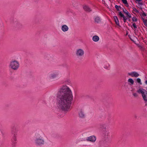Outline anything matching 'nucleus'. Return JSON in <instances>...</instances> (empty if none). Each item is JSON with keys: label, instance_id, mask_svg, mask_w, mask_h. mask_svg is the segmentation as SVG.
I'll use <instances>...</instances> for the list:
<instances>
[{"label": "nucleus", "instance_id": "nucleus-1", "mask_svg": "<svg viewBox=\"0 0 147 147\" xmlns=\"http://www.w3.org/2000/svg\"><path fill=\"white\" fill-rule=\"evenodd\" d=\"M73 95L70 89L67 86H62L59 90L57 96V105L58 108L65 112L70 109Z\"/></svg>", "mask_w": 147, "mask_h": 147}, {"label": "nucleus", "instance_id": "nucleus-2", "mask_svg": "<svg viewBox=\"0 0 147 147\" xmlns=\"http://www.w3.org/2000/svg\"><path fill=\"white\" fill-rule=\"evenodd\" d=\"M34 143L36 146H41L44 145L45 141L42 137L39 134H36L35 135Z\"/></svg>", "mask_w": 147, "mask_h": 147}, {"label": "nucleus", "instance_id": "nucleus-3", "mask_svg": "<svg viewBox=\"0 0 147 147\" xmlns=\"http://www.w3.org/2000/svg\"><path fill=\"white\" fill-rule=\"evenodd\" d=\"M19 62L15 60L11 61L9 64V67L14 70H17L19 68Z\"/></svg>", "mask_w": 147, "mask_h": 147}, {"label": "nucleus", "instance_id": "nucleus-4", "mask_svg": "<svg viewBox=\"0 0 147 147\" xmlns=\"http://www.w3.org/2000/svg\"><path fill=\"white\" fill-rule=\"evenodd\" d=\"M137 92L142 94L143 99L145 101H147V92L143 89L140 88L137 90Z\"/></svg>", "mask_w": 147, "mask_h": 147}, {"label": "nucleus", "instance_id": "nucleus-5", "mask_svg": "<svg viewBox=\"0 0 147 147\" xmlns=\"http://www.w3.org/2000/svg\"><path fill=\"white\" fill-rule=\"evenodd\" d=\"M84 53V50L81 49H78L76 50V55L78 57H83Z\"/></svg>", "mask_w": 147, "mask_h": 147}, {"label": "nucleus", "instance_id": "nucleus-6", "mask_svg": "<svg viewBox=\"0 0 147 147\" xmlns=\"http://www.w3.org/2000/svg\"><path fill=\"white\" fill-rule=\"evenodd\" d=\"M11 133L12 134L11 139L12 144L14 146L17 142V135L13 131H12Z\"/></svg>", "mask_w": 147, "mask_h": 147}, {"label": "nucleus", "instance_id": "nucleus-7", "mask_svg": "<svg viewBox=\"0 0 147 147\" xmlns=\"http://www.w3.org/2000/svg\"><path fill=\"white\" fill-rule=\"evenodd\" d=\"M59 75V73L58 72L50 73L48 74V78L49 80H51L52 79L58 78Z\"/></svg>", "mask_w": 147, "mask_h": 147}, {"label": "nucleus", "instance_id": "nucleus-8", "mask_svg": "<svg viewBox=\"0 0 147 147\" xmlns=\"http://www.w3.org/2000/svg\"><path fill=\"white\" fill-rule=\"evenodd\" d=\"M79 117L81 118H84L85 117V114L84 110L82 109L78 110V111Z\"/></svg>", "mask_w": 147, "mask_h": 147}, {"label": "nucleus", "instance_id": "nucleus-9", "mask_svg": "<svg viewBox=\"0 0 147 147\" xmlns=\"http://www.w3.org/2000/svg\"><path fill=\"white\" fill-rule=\"evenodd\" d=\"M96 140V137L94 136H90L86 138V140L88 141L92 142H94Z\"/></svg>", "mask_w": 147, "mask_h": 147}, {"label": "nucleus", "instance_id": "nucleus-10", "mask_svg": "<svg viewBox=\"0 0 147 147\" xmlns=\"http://www.w3.org/2000/svg\"><path fill=\"white\" fill-rule=\"evenodd\" d=\"M128 75L131 76L132 77H137L139 76V74L137 72L134 71L128 74Z\"/></svg>", "mask_w": 147, "mask_h": 147}, {"label": "nucleus", "instance_id": "nucleus-11", "mask_svg": "<svg viewBox=\"0 0 147 147\" xmlns=\"http://www.w3.org/2000/svg\"><path fill=\"white\" fill-rule=\"evenodd\" d=\"M61 29L64 32H66L69 30L68 27L66 25H63L61 26Z\"/></svg>", "mask_w": 147, "mask_h": 147}, {"label": "nucleus", "instance_id": "nucleus-12", "mask_svg": "<svg viewBox=\"0 0 147 147\" xmlns=\"http://www.w3.org/2000/svg\"><path fill=\"white\" fill-rule=\"evenodd\" d=\"M83 8L85 11H87L89 12L91 11V9L89 7L86 5H84L83 6Z\"/></svg>", "mask_w": 147, "mask_h": 147}, {"label": "nucleus", "instance_id": "nucleus-13", "mask_svg": "<svg viewBox=\"0 0 147 147\" xmlns=\"http://www.w3.org/2000/svg\"><path fill=\"white\" fill-rule=\"evenodd\" d=\"M99 40V37L98 36L95 35L93 36L92 37V40L94 42H97Z\"/></svg>", "mask_w": 147, "mask_h": 147}, {"label": "nucleus", "instance_id": "nucleus-14", "mask_svg": "<svg viewBox=\"0 0 147 147\" xmlns=\"http://www.w3.org/2000/svg\"><path fill=\"white\" fill-rule=\"evenodd\" d=\"M113 18L116 24L117 25L120 26L119 21L117 17L116 16H114Z\"/></svg>", "mask_w": 147, "mask_h": 147}, {"label": "nucleus", "instance_id": "nucleus-15", "mask_svg": "<svg viewBox=\"0 0 147 147\" xmlns=\"http://www.w3.org/2000/svg\"><path fill=\"white\" fill-rule=\"evenodd\" d=\"M95 21L96 22L98 23L100 22L101 20L98 17H96L95 18Z\"/></svg>", "mask_w": 147, "mask_h": 147}, {"label": "nucleus", "instance_id": "nucleus-16", "mask_svg": "<svg viewBox=\"0 0 147 147\" xmlns=\"http://www.w3.org/2000/svg\"><path fill=\"white\" fill-rule=\"evenodd\" d=\"M128 83H130L131 85H132L134 83V81L132 78H129L128 80Z\"/></svg>", "mask_w": 147, "mask_h": 147}, {"label": "nucleus", "instance_id": "nucleus-17", "mask_svg": "<svg viewBox=\"0 0 147 147\" xmlns=\"http://www.w3.org/2000/svg\"><path fill=\"white\" fill-rule=\"evenodd\" d=\"M123 3L125 4V6L127 7H128L129 6L128 4L127 0H121Z\"/></svg>", "mask_w": 147, "mask_h": 147}, {"label": "nucleus", "instance_id": "nucleus-18", "mask_svg": "<svg viewBox=\"0 0 147 147\" xmlns=\"http://www.w3.org/2000/svg\"><path fill=\"white\" fill-rule=\"evenodd\" d=\"M104 67L105 69H108L109 67V64L106 63Z\"/></svg>", "mask_w": 147, "mask_h": 147}, {"label": "nucleus", "instance_id": "nucleus-19", "mask_svg": "<svg viewBox=\"0 0 147 147\" xmlns=\"http://www.w3.org/2000/svg\"><path fill=\"white\" fill-rule=\"evenodd\" d=\"M132 9H133V10L135 11L137 13H139V11L136 8H135V7H133L132 8Z\"/></svg>", "mask_w": 147, "mask_h": 147}, {"label": "nucleus", "instance_id": "nucleus-20", "mask_svg": "<svg viewBox=\"0 0 147 147\" xmlns=\"http://www.w3.org/2000/svg\"><path fill=\"white\" fill-rule=\"evenodd\" d=\"M137 20V18L135 17H133L132 18V20L133 22H136Z\"/></svg>", "mask_w": 147, "mask_h": 147}, {"label": "nucleus", "instance_id": "nucleus-21", "mask_svg": "<svg viewBox=\"0 0 147 147\" xmlns=\"http://www.w3.org/2000/svg\"><path fill=\"white\" fill-rule=\"evenodd\" d=\"M132 26L134 27L135 29H136L137 28V26L135 23H134L133 24Z\"/></svg>", "mask_w": 147, "mask_h": 147}, {"label": "nucleus", "instance_id": "nucleus-22", "mask_svg": "<svg viewBox=\"0 0 147 147\" xmlns=\"http://www.w3.org/2000/svg\"><path fill=\"white\" fill-rule=\"evenodd\" d=\"M115 7L117 10L118 11L119 10V8H120V6L117 5H115Z\"/></svg>", "mask_w": 147, "mask_h": 147}, {"label": "nucleus", "instance_id": "nucleus-23", "mask_svg": "<svg viewBox=\"0 0 147 147\" xmlns=\"http://www.w3.org/2000/svg\"><path fill=\"white\" fill-rule=\"evenodd\" d=\"M119 15L120 16V17L122 18L124 16V15L121 11H120L119 12Z\"/></svg>", "mask_w": 147, "mask_h": 147}, {"label": "nucleus", "instance_id": "nucleus-24", "mask_svg": "<svg viewBox=\"0 0 147 147\" xmlns=\"http://www.w3.org/2000/svg\"><path fill=\"white\" fill-rule=\"evenodd\" d=\"M137 81L138 83H140V84H142V83L141 82V80L140 78H137Z\"/></svg>", "mask_w": 147, "mask_h": 147}, {"label": "nucleus", "instance_id": "nucleus-25", "mask_svg": "<svg viewBox=\"0 0 147 147\" xmlns=\"http://www.w3.org/2000/svg\"><path fill=\"white\" fill-rule=\"evenodd\" d=\"M126 15H127V16L129 18H131V15L130 13H129V12H128L127 14H126Z\"/></svg>", "mask_w": 147, "mask_h": 147}, {"label": "nucleus", "instance_id": "nucleus-26", "mask_svg": "<svg viewBox=\"0 0 147 147\" xmlns=\"http://www.w3.org/2000/svg\"><path fill=\"white\" fill-rule=\"evenodd\" d=\"M133 95L135 97H137L138 96V95L136 93H133Z\"/></svg>", "mask_w": 147, "mask_h": 147}, {"label": "nucleus", "instance_id": "nucleus-27", "mask_svg": "<svg viewBox=\"0 0 147 147\" xmlns=\"http://www.w3.org/2000/svg\"><path fill=\"white\" fill-rule=\"evenodd\" d=\"M123 12L126 14H127V13L128 12L127 11V10L126 9H124L123 10Z\"/></svg>", "mask_w": 147, "mask_h": 147}, {"label": "nucleus", "instance_id": "nucleus-28", "mask_svg": "<svg viewBox=\"0 0 147 147\" xmlns=\"http://www.w3.org/2000/svg\"><path fill=\"white\" fill-rule=\"evenodd\" d=\"M143 22L144 24L145 25H146V23L147 22V20H143Z\"/></svg>", "mask_w": 147, "mask_h": 147}, {"label": "nucleus", "instance_id": "nucleus-29", "mask_svg": "<svg viewBox=\"0 0 147 147\" xmlns=\"http://www.w3.org/2000/svg\"><path fill=\"white\" fill-rule=\"evenodd\" d=\"M123 18V20H126L127 19V18L125 16H124Z\"/></svg>", "mask_w": 147, "mask_h": 147}, {"label": "nucleus", "instance_id": "nucleus-30", "mask_svg": "<svg viewBox=\"0 0 147 147\" xmlns=\"http://www.w3.org/2000/svg\"><path fill=\"white\" fill-rule=\"evenodd\" d=\"M143 14L145 16H146V14L145 13H143Z\"/></svg>", "mask_w": 147, "mask_h": 147}, {"label": "nucleus", "instance_id": "nucleus-31", "mask_svg": "<svg viewBox=\"0 0 147 147\" xmlns=\"http://www.w3.org/2000/svg\"><path fill=\"white\" fill-rule=\"evenodd\" d=\"M137 1H138V2H140L142 1V0H136Z\"/></svg>", "mask_w": 147, "mask_h": 147}, {"label": "nucleus", "instance_id": "nucleus-32", "mask_svg": "<svg viewBox=\"0 0 147 147\" xmlns=\"http://www.w3.org/2000/svg\"><path fill=\"white\" fill-rule=\"evenodd\" d=\"M145 83L146 84H147V80H146V81H145Z\"/></svg>", "mask_w": 147, "mask_h": 147}, {"label": "nucleus", "instance_id": "nucleus-33", "mask_svg": "<svg viewBox=\"0 0 147 147\" xmlns=\"http://www.w3.org/2000/svg\"><path fill=\"white\" fill-rule=\"evenodd\" d=\"M139 3V4H140V5H142V3Z\"/></svg>", "mask_w": 147, "mask_h": 147}, {"label": "nucleus", "instance_id": "nucleus-34", "mask_svg": "<svg viewBox=\"0 0 147 147\" xmlns=\"http://www.w3.org/2000/svg\"><path fill=\"white\" fill-rule=\"evenodd\" d=\"M126 20H123L124 22L125 23L126 22Z\"/></svg>", "mask_w": 147, "mask_h": 147}, {"label": "nucleus", "instance_id": "nucleus-35", "mask_svg": "<svg viewBox=\"0 0 147 147\" xmlns=\"http://www.w3.org/2000/svg\"><path fill=\"white\" fill-rule=\"evenodd\" d=\"M146 90H147V88H146Z\"/></svg>", "mask_w": 147, "mask_h": 147}]
</instances>
